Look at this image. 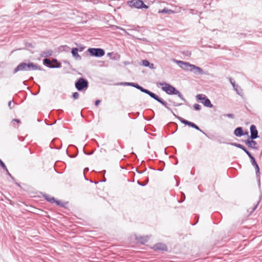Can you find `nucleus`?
Wrapping results in <instances>:
<instances>
[{
	"mask_svg": "<svg viewBox=\"0 0 262 262\" xmlns=\"http://www.w3.org/2000/svg\"><path fill=\"white\" fill-rule=\"evenodd\" d=\"M41 67L37 64H34L32 62L28 63H21L15 69L14 73H16L19 71H26V70H41Z\"/></svg>",
	"mask_w": 262,
	"mask_h": 262,
	"instance_id": "nucleus-1",
	"label": "nucleus"
},
{
	"mask_svg": "<svg viewBox=\"0 0 262 262\" xmlns=\"http://www.w3.org/2000/svg\"><path fill=\"white\" fill-rule=\"evenodd\" d=\"M160 85H161L162 90L165 92L167 94L169 95H173V94H179L180 95V92L177 91L174 87L171 86L170 84L163 82V83H159V84Z\"/></svg>",
	"mask_w": 262,
	"mask_h": 262,
	"instance_id": "nucleus-2",
	"label": "nucleus"
},
{
	"mask_svg": "<svg viewBox=\"0 0 262 262\" xmlns=\"http://www.w3.org/2000/svg\"><path fill=\"white\" fill-rule=\"evenodd\" d=\"M128 4L131 7H134L138 9H147L148 8V7L144 4L143 2L141 0H132L129 1Z\"/></svg>",
	"mask_w": 262,
	"mask_h": 262,
	"instance_id": "nucleus-3",
	"label": "nucleus"
},
{
	"mask_svg": "<svg viewBox=\"0 0 262 262\" xmlns=\"http://www.w3.org/2000/svg\"><path fill=\"white\" fill-rule=\"evenodd\" d=\"M88 52L91 56L96 57H102L105 54L104 50L100 48H89Z\"/></svg>",
	"mask_w": 262,
	"mask_h": 262,
	"instance_id": "nucleus-4",
	"label": "nucleus"
},
{
	"mask_svg": "<svg viewBox=\"0 0 262 262\" xmlns=\"http://www.w3.org/2000/svg\"><path fill=\"white\" fill-rule=\"evenodd\" d=\"M76 89L79 91H81L88 86V82L83 78H80L75 83Z\"/></svg>",
	"mask_w": 262,
	"mask_h": 262,
	"instance_id": "nucleus-5",
	"label": "nucleus"
},
{
	"mask_svg": "<svg viewBox=\"0 0 262 262\" xmlns=\"http://www.w3.org/2000/svg\"><path fill=\"white\" fill-rule=\"evenodd\" d=\"M196 98L200 100L205 106L209 107H212L213 106L210 101L206 98L205 95L203 94L198 95L196 96Z\"/></svg>",
	"mask_w": 262,
	"mask_h": 262,
	"instance_id": "nucleus-6",
	"label": "nucleus"
},
{
	"mask_svg": "<svg viewBox=\"0 0 262 262\" xmlns=\"http://www.w3.org/2000/svg\"><path fill=\"white\" fill-rule=\"evenodd\" d=\"M176 62L180 66L181 68L184 70L191 71L192 70L191 67L192 66V64H190L188 62L178 60H177Z\"/></svg>",
	"mask_w": 262,
	"mask_h": 262,
	"instance_id": "nucleus-7",
	"label": "nucleus"
},
{
	"mask_svg": "<svg viewBox=\"0 0 262 262\" xmlns=\"http://www.w3.org/2000/svg\"><path fill=\"white\" fill-rule=\"evenodd\" d=\"M250 132H251L250 137L252 139H255L258 137V136H257L258 132H257L256 126L254 125H252L250 126Z\"/></svg>",
	"mask_w": 262,
	"mask_h": 262,
	"instance_id": "nucleus-8",
	"label": "nucleus"
},
{
	"mask_svg": "<svg viewBox=\"0 0 262 262\" xmlns=\"http://www.w3.org/2000/svg\"><path fill=\"white\" fill-rule=\"evenodd\" d=\"M152 249L155 250L165 251L167 250V247L164 244L158 243L153 246Z\"/></svg>",
	"mask_w": 262,
	"mask_h": 262,
	"instance_id": "nucleus-9",
	"label": "nucleus"
},
{
	"mask_svg": "<svg viewBox=\"0 0 262 262\" xmlns=\"http://www.w3.org/2000/svg\"><path fill=\"white\" fill-rule=\"evenodd\" d=\"M181 121L182 123L186 124V125H188L192 127H193L198 130H200L201 129H200V128L199 127V126H198L196 125H195L194 123L193 122H189L187 120H186L184 119H181Z\"/></svg>",
	"mask_w": 262,
	"mask_h": 262,
	"instance_id": "nucleus-10",
	"label": "nucleus"
},
{
	"mask_svg": "<svg viewBox=\"0 0 262 262\" xmlns=\"http://www.w3.org/2000/svg\"><path fill=\"white\" fill-rule=\"evenodd\" d=\"M45 198L46 200L51 203H56L58 205H60V202L59 201L56 200L53 197L46 195H45Z\"/></svg>",
	"mask_w": 262,
	"mask_h": 262,
	"instance_id": "nucleus-11",
	"label": "nucleus"
},
{
	"mask_svg": "<svg viewBox=\"0 0 262 262\" xmlns=\"http://www.w3.org/2000/svg\"><path fill=\"white\" fill-rule=\"evenodd\" d=\"M191 67L192 70L190 71L193 72L195 74H202L203 73V70L200 68L193 64Z\"/></svg>",
	"mask_w": 262,
	"mask_h": 262,
	"instance_id": "nucleus-12",
	"label": "nucleus"
},
{
	"mask_svg": "<svg viewBox=\"0 0 262 262\" xmlns=\"http://www.w3.org/2000/svg\"><path fill=\"white\" fill-rule=\"evenodd\" d=\"M246 145H247L249 147L251 148H255L257 143L255 141L252 140H247L246 142Z\"/></svg>",
	"mask_w": 262,
	"mask_h": 262,
	"instance_id": "nucleus-13",
	"label": "nucleus"
},
{
	"mask_svg": "<svg viewBox=\"0 0 262 262\" xmlns=\"http://www.w3.org/2000/svg\"><path fill=\"white\" fill-rule=\"evenodd\" d=\"M151 97L153 98L154 99H155V100H157L158 101H159V102L161 103L162 104H164V102L161 99H160L159 98V97L156 95L155 94L152 93L150 92L149 95Z\"/></svg>",
	"mask_w": 262,
	"mask_h": 262,
	"instance_id": "nucleus-14",
	"label": "nucleus"
},
{
	"mask_svg": "<svg viewBox=\"0 0 262 262\" xmlns=\"http://www.w3.org/2000/svg\"><path fill=\"white\" fill-rule=\"evenodd\" d=\"M234 134L238 137L242 136L244 134L242 127H237L234 130Z\"/></svg>",
	"mask_w": 262,
	"mask_h": 262,
	"instance_id": "nucleus-15",
	"label": "nucleus"
},
{
	"mask_svg": "<svg viewBox=\"0 0 262 262\" xmlns=\"http://www.w3.org/2000/svg\"><path fill=\"white\" fill-rule=\"evenodd\" d=\"M71 53L74 57L76 58H80V56L78 54V49L77 48H73Z\"/></svg>",
	"mask_w": 262,
	"mask_h": 262,
	"instance_id": "nucleus-16",
	"label": "nucleus"
},
{
	"mask_svg": "<svg viewBox=\"0 0 262 262\" xmlns=\"http://www.w3.org/2000/svg\"><path fill=\"white\" fill-rule=\"evenodd\" d=\"M159 13H168V14H173L174 13V11L168 9H163L162 10H160L159 11Z\"/></svg>",
	"mask_w": 262,
	"mask_h": 262,
	"instance_id": "nucleus-17",
	"label": "nucleus"
},
{
	"mask_svg": "<svg viewBox=\"0 0 262 262\" xmlns=\"http://www.w3.org/2000/svg\"><path fill=\"white\" fill-rule=\"evenodd\" d=\"M238 147H240L241 148H242V149H243L245 152H246L247 153V154L249 156V157L250 158H252V156L251 155V154H250V152H249L246 148L244 146H243V145H240L239 144L238 145Z\"/></svg>",
	"mask_w": 262,
	"mask_h": 262,
	"instance_id": "nucleus-18",
	"label": "nucleus"
},
{
	"mask_svg": "<svg viewBox=\"0 0 262 262\" xmlns=\"http://www.w3.org/2000/svg\"><path fill=\"white\" fill-rule=\"evenodd\" d=\"M0 165L2 166V167L5 169L8 172L9 176L12 178L13 179H14L13 177L11 176V174L9 172L6 165H5V164L1 160L0 161Z\"/></svg>",
	"mask_w": 262,
	"mask_h": 262,
	"instance_id": "nucleus-19",
	"label": "nucleus"
},
{
	"mask_svg": "<svg viewBox=\"0 0 262 262\" xmlns=\"http://www.w3.org/2000/svg\"><path fill=\"white\" fill-rule=\"evenodd\" d=\"M148 240V238L147 237H141L139 239V242H141L142 244L146 243Z\"/></svg>",
	"mask_w": 262,
	"mask_h": 262,
	"instance_id": "nucleus-20",
	"label": "nucleus"
},
{
	"mask_svg": "<svg viewBox=\"0 0 262 262\" xmlns=\"http://www.w3.org/2000/svg\"><path fill=\"white\" fill-rule=\"evenodd\" d=\"M142 65L144 67H148L150 65V63L147 60H143L142 61Z\"/></svg>",
	"mask_w": 262,
	"mask_h": 262,
	"instance_id": "nucleus-21",
	"label": "nucleus"
},
{
	"mask_svg": "<svg viewBox=\"0 0 262 262\" xmlns=\"http://www.w3.org/2000/svg\"><path fill=\"white\" fill-rule=\"evenodd\" d=\"M43 63L47 65H50L51 63V62L49 59L46 58L43 60Z\"/></svg>",
	"mask_w": 262,
	"mask_h": 262,
	"instance_id": "nucleus-22",
	"label": "nucleus"
},
{
	"mask_svg": "<svg viewBox=\"0 0 262 262\" xmlns=\"http://www.w3.org/2000/svg\"><path fill=\"white\" fill-rule=\"evenodd\" d=\"M15 122L17 123L18 124H19L20 123V121L19 119H15L12 120V123H13V125L15 126Z\"/></svg>",
	"mask_w": 262,
	"mask_h": 262,
	"instance_id": "nucleus-23",
	"label": "nucleus"
},
{
	"mask_svg": "<svg viewBox=\"0 0 262 262\" xmlns=\"http://www.w3.org/2000/svg\"><path fill=\"white\" fill-rule=\"evenodd\" d=\"M193 107L195 110L199 111L201 109V106L198 104H194Z\"/></svg>",
	"mask_w": 262,
	"mask_h": 262,
	"instance_id": "nucleus-24",
	"label": "nucleus"
},
{
	"mask_svg": "<svg viewBox=\"0 0 262 262\" xmlns=\"http://www.w3.org/2000/svg\"><path fill=\"white\" fill-rule=\"evenodd\" d=\"M73 97L74 99H77L79 97V94L77 92H75L73 94Z\"/></svg>",
	"mask_w": 262,
	"mask_h": 262,
	"instance_id": "nucleus-25",
	"label": "nucleus"
},
{
	"mask_svg": "<svg viewBox=\"0 0 262 262\" xmlns=\"http://www.w3.org/2000/svg\"><path fill=\"white\" fill-rule=\"evenodd\" d=\"M252 160V164L255 166L256 167V165H258L257 164V163L256 162L254 158H253V157L252 156V158H250Z\"/></svg>",
	"mask_w": 262,
	"mask_h": 262,
	"instance_id": "nucleus-26",
	"label": "nucleus"
},
{
	"mask_svg": "<svg viewBox=\"0 0 262 262\" xmlns=\"http://www.w3.org/2000/svg\"><path fill=\"white\" fill-rule=\"evenodd\" d=\"M252 160V164L255 166L256 167V165H258L257 164V163L256 162L254 158H253V157L252 156V158H250Z\"/></svg>",
	"mask_w": 262,
	"mask_h": 262,
	"instance_id": "nucleus-27",
	"label": "nucleus"
},
{
	"mask_svg": "<svg viewBox=\"0 0 262 262\" xmlns=\"http://www.w3.org/2000/svg\"><path fill=\"white\" fill-rule=\"evenodd\" d=\"M136 88L138 89H139L140 90H141V91L143 92V91L145 90V89H144V88H143L142 87L139 86V85H138V86H136Z\"/></svg>",
	"mask_w": 262,
	"mask_h": 262,
	"instance_id": "nucleus-28",
	"label": "nucleus"
},
{
	"mask_svg": "<svg viewBox=\"0 0 262 262\" xmlns=\"http://www.w3.org/2000/svg\"><path fill=\"white\" fill-rule=\"evenodd\" d=\"M143 92L145 93H146V94H147L148 95H149V94L150 93V91H149L148 90H146V89L145 90L143 91Z\"/></svg>",
	"mask_w": 262,
	"mask_h": 262,
	"instance_id": "nucleus-29",
	"label": "nucleus"
},
{
	"mask_svg": "<svg viewBox=\"0 0 262 262\" xmlns=\"http://www.w3.org/2000/svg\"><path fill=\"white\" fill-rule=\"evenodd\" d=\"M143 92L145 93H146V94H147L148 95H149V94L150 93V91H149L148 90H146V89L145 90L143 91Z\"/></svg>",
	"mask_w": 262,
	"mask_h": 262,
	"instance_id": "nucleus-30",
	"label": "nucleus"
},
{
	"mask_svg": "<svg viewBox=\"0 0 262 262\" xmlns=\"http://www.w3.org/2000/svg\"><path fill=\"white\" fill-rule=\"evenodd\" d=\"M100 102V100H96V101H95V105H98L99 104Z\"/></svg>",
	"mask_w": 262,
	"mask_h": 262,
	"instance_id": "nucleus-31",
	"label": "nucleus"
},
{
	"mask_svg": "<svg viewBox=\"0 0 262 262\" xmlns=\"http://www.w3.org/2000/svg\"><path fill=\"white\" fill-rule=\"evenodd\" d=\"M149 66L150 68H151V69L154 68V64L153 63L150 64V65Z\"/></svg>",
	"mask_w": 262,
	"mask_h": 262,
	"instance_id": "nucleus-32",
	"label": "nucleus"
},
{
	"mask_svg": "<svg viewBox=\"0 0 262 262\" xmlns=\"http://www.w3.org/2000/svg\"><path fill=\"white\" fill-rule=\"evenodd\" d=\"M255 168L256 169L257 172H258L259 171V167H258V165H256Z\"/></svg>",
	"mask_w": 262,
	"mask_h": 262,
	"instance_id": "nucleus-33",
	"label": "nucleus"
},
{
	"mask_svg": "<svg viewBox=\"0 0 262 262\" xmlns=\"http://www.w3.org/2000/svg\"><path fill=\"white\" fill-rule=\"evenodd\" d=\"M228 116L229 117H231V118H233L234 117V115L233 114H228Z\"/></svg>",
	"mask_w": 262,
	"mask_h": 262,
	"instance_id": "nucleus-34",
	"label": "nucleus"
},
{
	"mask_svg": "<svg viewBox=\"0 0 262 262\" xmlns=\"http://www.w3.org/2000/svg\"><path fill=\"white\" fill-rule=\"evenodd\" d=\"M11 103H12L11 101H10L8 103V105H9V107H10V108H11Z\"/></svg>",
	"mask_w": 262,
	"mask_h": 262,
	"instance_id": "nucleus-35",
	"label": "nucleus"
},
{
	"mask_svg": "<svg viewBox=\"0 0 262 262\" xmlns=\"http://www.w3.org/2000/svg\"><path fill=\"white\" fill-rule=\"evenodd\" d=\"M112 53H108L107 54V55L108 56H110L112 55Z\"/></svg>",
	"mask_w": 262,
	"mask_h": 262,
	"instance_id": "nucleus-36",
	"label": "nucleus"
},
{
	"mask_svg": "<svg viewBox=\"0 0 262 262\" xmlns=\"http://www.w3.org/2000/svg\"><path fill=\"white\" fill-rule=\"evenodd\" d=\"M132 85H133L136 88V86H138V85H139L138 84L135 85L134 84H133Z\"/></svg>",
	"mask_w": 262,
	"mask_h": 262,
	"instance_id": "nucleus-37",
	"label": "nucleus"
},
{
	"mask_svg": "<svg viewBox=\"0 0 262 262\" xmlns=\"http://www.w3.org/2000/svg\"><path fill=\"white\" fill-rule=\"evenodd\" d=\"M245 134L248 135V132H246V133H245Z\"/></svg>",
	"mask_w": 262,
	"mask_h": 262,
	"instance_id": "nucleus-38",
	"label": "nucleus"
}]
</instances>
